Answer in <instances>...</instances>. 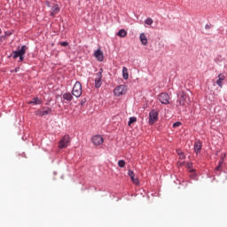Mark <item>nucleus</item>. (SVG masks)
<instances>
[{
    "label": "nucleus",
    "mask_w": 227,
    "mask_h": 227,
    "mask_svg": "<svg viewBox=\"0 0 227 227\" xmlns=\"http://www.w3.org/2000/svg\"><path fill=\"white\" fill-rule=\"evenodd\" d=\"M26 51H27V46L22 45L21 48L20 46H19L18 50L12 51V54L11 56H12L13 59H17V58H19V63H22V61H24Z\"/></svg>",
    "instance_id": "nucleus-1"
},
{
    "label": "nucleus",
    "mask_w": 227,
    "mask_h": 227,
    "mask_svg": "<svg viewBox=\"0 0 227 227\" xmlns=\"http://www.w3.org/2000/svg\"><path fill=\"white\" fill-rule=\"evenodd\" d=\"M71 141L72 140L70 139V135H68V134L64 135L59 142V150L68 148V146H70Z\"/></svg>",
    "instance_id": "nucleus-2"
},
{
    "label": "nucleus",
    "mask_w": 227,
    "mask_h": 227,
    "mask_svg": "<svg viewBox=\"0 0 227 227\" xmlns=\"http://www.w3.org/2000/svg\"><path fill=\"white\" fill-rule=\"evenodd\" d=\"M71 93L76 98H79V97L82 95V84H81V82H76L74 83Z\"/></svg>",
    "instance_id": "nucleus-3"
},
{
    "label": "nucleus",
    "mask_w": 227,
    "mask_h": 227,
    "mask_svg": "<svg viewBox=\"0 0 227 227\" xmlns=\"http://www.w3.org/2000/svg\"><path fill=\"white\" fill-rule=\"evenodd\" d=\"M158 100L163 106H168L170 104L169 100H171V98L169 97V94H168V92H161L158 95Z\"/></svg>",
    "instance_id": "nucleus-4"
},
{
    "label": "nucleus",
    "mask_w": 227,
    "mask_h": 227,
    "mask_svg": "<svg viewBox=\"0 0 227 227\" xmlns=\"http://www.w3.org/2000/svg\"><path fill=\"white\" fill-rule=\"evenodd\" d=\"M159 121V111L156 109H152L149 113V125H153L156 121Z\"/></svg>",
    "instance_id": "nucleus-5"
},
{
    "label": "nucleus",
    "mask_w": 227,
    "mask_h": 227,
    "mask_svg": "<svg viewBox=\"0 0 227 227\" xmlns=\"http://www.w3.org/2000/svg\"><path fill=\"white\" fill-rule=\"evenodd\" d=\"M128 87L125 84L119 85L114 88V93L115 97H121V95H125L127 93Z\"/></svg>",
    "instance_id": "nucleus-6"
},
{
    "label": "nucleus",
    "mask_w": 227,
    "mask_h": 227,
    "mask_svg": "<svg viewBox=\"0 0 227 227\" xmlns=\"http://www.w3.org/2000/svg\"><path fill=\"white\" fill-rule=\"evenodd\" d=\"M102 74H104V68H100L99 71L96 74L95 78V88L98 90L102 86Z\"/></svg>",
    "instance_id": "nucleus-7"
},
{
    "label": "nucleus",
    "mask_w": 227,
    "mask_h": 227,
    "mask_svg": "<svg viewBox=\"0 0 227 227\" xmlns=\"http://www.w3.org/2000/svg\"><path fill=\"white\" fill-rule=\"evenodd\" d=\"M51 113H52V108L49 107V106H43L42 108V110H37L35 112L36 116H47L48 114H51Z\"/></svg>",
    "instance_id": "nucleus-8"
},
{
    "label": "nucleus",
    "mask_w": 227,
    "mask_h": 227,
    "mask_svg": "<svg viewBox=\"0 0 227 227\" xmlns=\"http://www.w3.org/2000/svg\"><path fill=\"white\" fill-rule=\"evenodd\" d=\"M91 143H93L95 146H100V145L104 143V137L100 135H95L91 137Z\"/></svg>",
    "instance_id": "nucleus-9"
},
{
    "label": "nucleus",
    "mask_w": 227,
    "mask_h": 227,
    "mask_svg": "<svg viewBox=\"0 0 227 227\" xmlns=\"http://www.w3.org/2000/svg\"><path fill=\"white\" fill-rule=\"evenodd\" d=\"M72 100H74V96L72 95V92H66L62 95V104H70Z\"/></svg>",
    "instance_id": "nucleus-10"
},
{
    "label": "nucleus",
    "mask_w": 227,
    "mask_h": 227,
    "mask_svg": "<svg viewBox=\"0 0 227 227\" xmlns=\"http://www.w3.org/2000/svg\"><path fill=\"white\" fill-rule=\"evenodd\" d=\"M187 100H189V95H187L185 92H182L180 99H177L176 102L179 104V106L184 107L185 106V104H187Z\"/></svg>",
    "instance_id": "nucleus-11"
},
{
    "label": "nucleus",
    "mask_w": 227,
    "mask_h": 227,
    "mask_svg": "<svg viewBox=\"0 0 227 227\" xmlns=\"http://www.w3.org/2000/svg\"><path fill=\"white\" fill-rule=\"evenodd\" d=\"M59 12H61V8H59V5L58 4H52L51 12H50V17H56Z\"/></svg>",
    "instance_id": "nucleus-12"
},
{
    "label": "nucleus",
    "mask_w": 227,
    "mask_h": 227,
    "mask_svg": "<svg viewBox=\"0 0 227 227\" xmlns=\"http://www.w3.org/2000/svg\"><path fill=\"white\" fill-rule=\"evenodd\" d=\"M128 175L129 178H131V182L135 184V185H139V179L136 177V174H134V170L129 169Z\"/></svg>",
    "instance_id": "nucleus-13"
},
{
    "label": "nucleus",
    "mask_w": 227,
    "mask_h": 227,
    "mask_svg": "<svg viewBox=\"0 0 227 227\" xmlns=\"http://www.w3.org/2000/svg\"><path fill=\"white\" fill-rule=\"evenodd\" d=\"M94 57L96 58L97 61H104V51L102 50L98 49L94 52Z\"/></svg>",
    "instance_id": "nucleus-14"
},
{
    "label": "nucleus",
    "mask_w": 227,
    "mask_h": 227,
    "mask_svg": "<svg viewBox=\"0 0 227 227\" xmlns=\"http://www.w3.org/2000/svg\"><path fill=\"white\" fill-rule=\"evenodd\" d=\"M139 39L142 45H148V38L146 37V35H145V33L140 34Z\"/></svg>",
    "instance_id": "nucleus-15"
},
{
    "label": "nucleus",
    "mask_w": 227,
    "mask_h": 227,
    "mask_svg": "<svg viewBox=\"0 0 227 227\" xmlns=\"http://www.w3.org/2000/svg\"><path fill=\"white\" fill-rule=\"evenodd\" d=\"M224 79H226L224 74H218V80L216 81V84L217 86H219V88H223V81H224Z\"/></svg>",
    "instance_id": "nucleus-16"
},
{
    "label": "nucleus",
    "mask_w": 227,
    "mask_h": 227,
    "mask_svg": "<svg viewBox=\"0 0 227 227\" xmlns=\"http://www.w3.org/2000/svg\"><path fill=\"white\" fill-rule=\"evenodd\" d=\"M194 152L197 153L201 152V141L198 140L194 143Z\"/></svg>",
    "instance_id": "nucleus-17"
},
{
    "label": "nucleus",
    "mask_w": 227,
    "mask_h": 227,
    "mask_svg": "<svg viewBox=\"0 0 227 227\" xmlns=\"http://www.w3.org/2000/svg\"><path fill=\"white\" fill-rule=\"evenodd\" d=\"M33 104H35V106H40V104H42V99L39 98H34L33 100L28 101L29 106Z\"/></svg>",
    "instance_id": "nucleus-18"
},
{
    "label": "nucleus",
    "mask_w": 227,
    "mask_h": 227,
    "mask_svg": "<svg viewBox=\"0 0 227 227\" xmlns=\"http://www.w3.org/2000/svg\"><path fill=\"white\" fill-rule=\"evenodd\" d=\"M117 36H120V38H125V36H127V30L124 28L120 29L117 32Z\"/></svg>",
    "instance_id": "nucleus-19"
},
{
    "label": "nucleus",
    "mask_w": 227,
    "mask_h": 227,
    "mask_svg": "<svg viewBox=\"0 0 227 227\" xmlns=\"http://www.w3.org/2000/svg\"><path fill=\"white\" fill-rule=\"evenodd\" d=\"M122 77L125 81L129 79V69H127L125 67H122Z\"/></svg>",
    "instance_id": "nucleus-20"
},
{
    "label": "nucleus",
    "mask_w": 227,
    "mask_h": 227,
    "mask_svg": "<svg viewBox=\"0 0 227 227\" xmlns=\"http://www.w3.org/2000/svg\"><path fill=\"white\" fill-rule=\"evenodd\" d=\"M223 161H219L218 162V166L215 168V175H221V173L217 174V171H221L223 169Z\"/></svg>",
    "instance_id": "nucleus-21"
},
{
    "label": "nucleus",
    "mask_w": 227,
    "mask_h": 227,
    "mask_svg": "<svg viewBox=\"0 0 227 227\" xmlns=\"http://www.w3.org/2000/svg\"><path fill=\"white\" fill-rule=\"evenodd\" d=\"M176 153L177 155H179V159H181V160H184L185 159V154L184 153L182 149H176Z\"/></svg>",
    "instance_id": "nucleus-22"
},
{
    "label": "nucleus",
    "mask_w": 227,
    "mask_h": 227,
    "mask_svg": "<svg viewBox=\"0 0 227 227\" xmlns=\"http://www.w3.org/2000/svg\"><path fill=\"white\" fill-rule=\"evenodd\" d=\"M136 121H137V117H129V121H128L129 127H130V125H132V123H136Z\"/></svg>",
    "instance_id": "nucleus-23"
},
{
    "label": "nucleus",
    "mask_w": 227,
    "mask_h": 227,
    "mask_svg": "<svg viewBox=\"0 0 227 227\" xmlns=\"http://www.w3.org/2000/svg\"><path fill=\"white\" fill-rule=\"evenodd\" d=\"M214 61H215V63H217V64L223 63V56L218 55L217 57H215V58L214 59Z\"/></svg>",
    "instance_id": "nucleus-24"
},
{
    "label": "nucleus",
    "mask_w": 227,
    "mask_h": 227,
    "mask_svg": "<svg viewBox=\"0 0 227 227\" xmlns=\"http://www.w3.org/2000/svg\"><path fill=\"white\" fill-rule=\"evenodd\" d=\"M145 24H147V26H152V24H153V20H152V18H147L145 20Z\"/></svg>",
    "instance_id": "nucleus-25"
},
{
    "label": "nucleus",
    "mask_w": 227,
    "mask_h": 227,
    "mask_svg": "<svg viewBox=\"0 0 227 227\" xmlns=\"http://www.w3.org/2000/svg\"><path fill=\"white\" fill-rule=\"evenodd\" d=\"M189 176L192 180H198V174H196V172H194L193 174H190Z\"/></svg>",
    "instance_id": "nucleus-26"
},
{
    "label": "nucleus",
    "mask_w": 227,
    "mask_h": 227,
    "mask_svg": "<svg viewBox=\"0 0 227 227\" xmlns=\"http://www.w3.org/2000/svg\"><path fill=\"white\" fill-rule=\"evenodd\" d=\"M224 159H226V153H223L221 157L219 162H222V164H224Z\"/></svg>",
    "instance_id": "nucleus-27"
},
{
    "label": "nucleus",
    "mask_w": 227,
    "mask_h": 227,
    "mask_svg": "<svg viewBox=\"0 0 227 227\" xmlns=\"http://www.w3.org/2000/svg\"><path fill=\"white\" fill-rule=\"evenodd\" d=\"M118 166H119V168H123V167L125 166V161H124V160H120L118 161Z\"/></svg>",
    "instance_id": "nucleus-28"
},
{
    "label": "nucleus",
    "mask_w": 227,
    "mask_h": 227,
    "mask_svg": "<svg viewBox=\"0 0 227 227\" xmlns=\"http://www.w3.org/2000/svg\"><path fill=\"white\" fill-rule=\"evenodd\" d=\"M182 125L181 121H176L173 123V129H176V127H180Z\"/></svg>",
    "instance_id": "nucleus-29"
},
{
    "label": "nucleus",
    "mask_w": 227,
    "mask_h": 227,
    "mask_svg": "<svg viewBox=\"0 0 227 227\" xmlns=\"http://www.w3.org/2000/svg\"><path fill=\"white\" fill-rule=\"evenodd\" d=\"M59 45H61V47H68V42L67 41L60 42Z\"/></svg>",
    "instance_id": "nucleus-30"
},
{
    "label": "nucleus",
    "mask_w": 227,
    "mask_h": 227,
    "mask_svg": "<svg viewBox=\"0 0 227 227\" xmlns=\"http://www.w3.org/2000/svg\"><path fill=\"white\" fill-rule=\"evenodd\" d=\"M20 70V67H15L13 70H12L11 72H12V74H17V72H19Z\"/></svg>",
    "instance_id": "nucleus-31"
},
{
    "label": "nucleus",
    "mask_w": 227,
    "mask_h": 227,
    "mask_svg": "<svg viewBox=\"0 0 227 227\" xmlns=\"http://www.w3.org/2000/svg\"><path fill=\"white\" fill-rule=\"evenodd\" d=\"M86 102H88V99L86 98H82L80 102L81 106H84V104H86Z\"/></svg>",
    "instance_id": "nucleus-32"
},
{
    "label": "nucleus",
    "mask_w": 227,
    "mask_h": 227,
    "mask_svg": "<svg viewBox=\"0 0 227 227\" xmlns=\"http://www.w3.org/2000/svg\"><path fill=\"white\" fill-rule=\"evenodd\" d=\"M12 31H10V30L4 32V36H5V37H6V36H12Z\"/></svg>",
    "instance_id": "nucleus-33"
},
{
    "label": "nucleus",
    "mask_w": 227,
    "mask_h": 227,
    "mask_svg": "<svg viewBox=\"0 0 227 227\" xmlns=\"http://www.w3.org/2000/svg\"><path fill=\"white\" fill-rule=\"evenodd\" d=\"M45 4H46V6H47L48 8H51V7H52V4H51L50 1H46V2H45Z\"/></svg>",
    "instance_id": "nucleus-34"
},
{
    "label": "nucleus",
    "mask_w": 227,
    "mask_h": 227,
    "mask_svg": "<svg viewBox=\"0 0 227 227\" xmlns=\"http://www.w3.org/2000/svg\"><path fill=\"white\" fill-rule=\"evenodd\" d=\"M188 169H192V162L187 163Z\"/></svg>",
    "instance_id": "nucleus-35"
},
{
    "label": "nucleus",
    "mask_w": 227,
    "mask_h": 227,
    "mask_svg": "<svg viewBox=\"0 0 227 227\" xmlns=\"http://www.w3.org/2000/svg\"><path fill=\"white\" fill-rule=\"evenodd\" d=\"M207 178H212L211 182H214V180H215V176L207 175Z\"/></svg>",
    "instance_id": "nucleus-36"
},
{
    "label": "nucleus",
    "mask_w": 227,
    "mask_h": 227,
    "mask_svg": "<svg viewBox=\"0 0 227 227\" xmlns=\"http://www.w3.org/2000/svg\"><path fill=\"white\" fill-rule=\"evenodd\" d=\"M189 173H190V175H192V174H193V173H196V169H194V168H190Z\"/></svg>",
    "instance_id": "nucleus-37"
},
{
    "label": "nucleus",
    "mask_w": 227,
    "mask_h": 227,
    "mask_svg": "<svg viewBox=\"0 0 227 227\" xmlns=\"http://www.w3.org/2000/svg\"><path fill=\"white\" fill-rule=\"evenodd\" d=\"M0 38H1V40H6V35H1Z\"/></svg>",
    "instance_id": "nucleus-38"
},
{
    "label": "nucleus",
    "mask_w": 227,
    "mask_h": 227,
    "mask_svg": "<svg viewBox=\"0 0 227 227\" xmlns=\"http://www.w3.org/2000/svg\"><path fill=\"white\" fill-rule=\"evenodd\" d=\"M205 29H210V25L207 24V25L205 26Z\"/></svg>",
    "instance_id": "nucleus-39"
},
{
    "label": "nucleus",
    "mask_w": 227,
    "mask_h": 227,
    "mask_svg": "<svg viewBox=\"0 0 227 227\" xmlns=\"http://www.w3.org/2000/svg\"><path fill=\"white\" fill-rule=\"evenodd\" d=\"M23 141H26V139H27V137H22V138H21Z\"/></svg>",
    "instance_id": "nucleus-40"
},
{
    "label": "nucleus",
    "mask_w": 227,
    "mask_h": 227,
    "mask_svg": "<svg viewBox=\"0 0 227 227\" xmlns=\"http://www.w3.org/2000/svg\"><path fill=\"white\" fill-rule=\"evenodd\" d=\"M59 97H61V96L58 95V96H56V98H58Z\"/></svg>",
    "instance_id": "nucleus-41"
},
{
    "label": "nucleus",
    "mask_w": 227,
    "mask_h": 227,
    "mask_svg": "<svg viewBox=\"0 0 227 227\" xmlns=\"http://www.w3.org/2000/svg\"><path fill=\"white\" fill-rule=\"evenodd\" d=\"M1 33H2V30H1V28H0V35H1Z\"/></svg>",
    "instance_id": "nucleus-42"
},
{
    "label": "nucleus",
    "mask_w": 227,
    "mask_h": 227,
    "mask_svg": "<svg viewBox=\"0 0 227 227\" xmlns=\"http://www.w3.org/2000/svg\"><path fill=\"white\" fill-rule=\"evenodd\" d=\"M183 184H185V181H183Z\"/></svg>",
    "instance_id": "nucleus-43"
}]
</instances>
